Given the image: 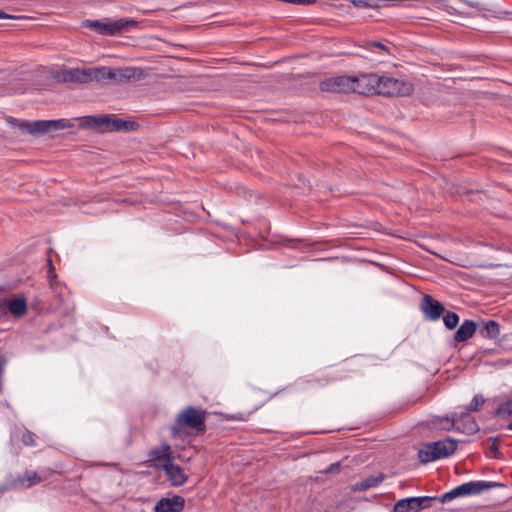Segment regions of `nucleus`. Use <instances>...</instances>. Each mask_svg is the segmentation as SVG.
<instances>
[{"label":"nucleus","instance_id":"6","mask_svg":"<svg viewBox=\"0 0 512 512\" xmlns=\"http://www.w3.org/2000/svg\"><path fill=\"white\" fill-rule=\"evenodd\" d=\"M137 21L133 19H103V20H85L83 22V27L89 28L101 35L105 36H114L120 34L124 31L129 30L132 27L137 26Z\"/></svg>","mask_w":512,"mask_h":512},{"label":"nucleus","instance_id":"26","mask_svg":"<svg viewBox=\"0 0 512 512\" xmlns=\"http://www.w3.org/2000/svg\"><path fill=\"white\" fill-rule=\"evenodd\" d=\"M442 316L444 325L449 330L456 328L457 325L459 324L460 318L458 314L455 312L445 310V313Z\"/></svg>","mask_w":512,"mask_h":512},{"label":"nucleus","instance_id":"10","mask_svg":"<svg viewBox=\"0 0 512 512\" xmlns=\"http://www.w3.org/2000/svg\"><path fill=\"white\" fill-rule=\"evenodd\" d=\"M443 420L447 423V426L443 427L445 430L455 428L458 431L470 435L477 432L479 429L477 422L472 416H470L468 411L461 413L453 412L450 416L443 418L440 422Z\"/></svg>","mask_w":512,"mask_h":512},{"label":"nucleus","instance_id":"30","mask_svg":"<svg viewBox=\"0 0 512 512\" xmlns=\"http://www.w3.org/2000/svg\"><path fill=\"white\" fill-rule=\"evenodd\" d=\"M341 470V463L335 462L330 464L326 469L321 471L324 474H338Z\"/></svg>","mask_w":512,"mask_h":512},{"label":"nucleus","instance_id":"19","mask_svg":"<svg viewBox=\"0 0 512 512\" xmlns=\"http://www.w3.org/2000/svg\"><path fill=\"white\" fill-rule=\"evenodd\" d=\"M479 324L476 321L466 319L454 333L453 340L456 343L465 342L477 332Z\"/></svg>","mask_w":512,"mask_h":512},{"label":"nucleus","instance_id":"38","mask_svg":"<svg viewBox=\"0 0 512 512\" xmlns=\"http://www.w3.org/2000/svg\"><path fill=\"white\" fill-rule=\"evenodd\" d=\"M48 263H49V266L52 267V261L50 259L48 260Z\"/></svg>","mask_w":512,"mask_h":512},{"label":"nucleus","instance_id":"34","mask_svg":"<svg viewBox=\"0 0 512 512\" xmlns=\"http://www.w3.org/2000/svg\"><path fill=\"white\" fill-rule=\"evenodd\" d=\"M369 46L370 47L379 48V49H381L383 51H386V52L388 51V48L384 44H382L381 42L372 41V42L369 43Z\"/></svg>","mask_w":512,"mask_h":512},{"label":"nucleus","instance_id":"28","mask_svg":"<svg viewBox=\"0 0 512 512\" xmlns=\"http://www.w3.org/2000/svg\"><path fill=\"white\" fill-rule=\"evenodd\" d=\"M484 403L485 399L483 398V396L475 395L470 404L467 406L466 410L468 412H477L481 409Z\"/></svg>","mask_w":512,"mask_h":512},{"label":"nucleus","instance_id":"2","mask_svg":"<svg viewBox=\"0 0 512 512\" xmlns=\"http://www.w3.org/2000/svg\"><path fill=\"white\" fill-rule=\"evenodd\" d=\"M361 367L362 364L359 361L352 360L336 366L331 374H326L310 379H301L297 385L302 391H308L313 387L322 388L331 382L347 379L351 374L360 372Z\"/></svg>","mask_w":512,"mask_h":512},{"label":"nucleus","instance_id":"24","mask_svg":"<svg viewBox=\"0 0 512 512\" xmlns=\"http://www.w3.org/2000/svg\"><path fill=\"white\" fill-rule=\"evenodd\" d=\"M52 473L53 471L50 470L42 471L41 473L27 470L26 480H28L29 488L38 483H41L42 481H45Z\"/></svg>","mask_w":512,"mask_h":512},{"label":"nucleus","instance_id":"14","mask_svg":"<svg viewBox=\"0 0 512 512\" xmlns=\"http://www.w3.org/2000/svg\"><path fill=\"white\" fill-rule=\"evenodd\" d=\"M354 81L352 92L360 95L377 94V84L379 76L377 74H362L360 76H352Z\"/></svg>","mask_w":512,"mask_h":512},{"label":"nucleus","instance_id":"8","mask_svg":"<svg viewBox=\"0 0 512 512\" xmlns=\"http://www.w3.org/2000/svg\"><path fill=\"white\" fill-rule=\"evenodd\" d=\"M14 127L28 134H44L51 131L69 129L74 124L67 119L57 120H37V121H18L14 120Z\"/></svg>","mask_w":512,"mask_h":512},{"label":"nucleus","instance_id":"31","mask_svg":"<svg viewBox=\"0 0 512 512\" xmlns=\"http://www.w3.org/2000/svg\"><path fill=\"white\" fill-rule=\"evenodd\" d=\"M316 2H317V0H286V3L299 5V6L313 5Z\"/></svg>","mask_w":512,"mask_h":512},{"label":"nucleus","instance_id":"11","mask_svg":"<svg viewBox=\"0 0 512 512\" xmlns=\"http://www.w3.org/2000/svg\"><path fill=\"white\" fill-rule=\"evenodd\" d=\"M173 461L171 446L163 442L148 452V466L164 470Z\"/></svg>","mask_w":512,"mask_h":512},{"label":"nucleus","instance_id":"17","mask_svg":"<svg viewBox=\"0 0 512 512\" xmlns=\"http://www.w3.org/2000/svg\"><path fill=\"white\" fill-rule=\"evenodd\" d=\"M6 313L11 314L14 318H23L28 311L27 301L24 297H5Z\"/></svg>","mask_w":512,"mask_h":512},{"label":"nucleus","instance_id":"27","mask_svg":"<svg viewBox=\"0 0 512 512\" xmlns=\"http://www.w3.org/2000/svg\"><path fill=\"white\" fill-rule=\"evenodd\" d=\"M489 441L491 442V444L489 446V451H488L489 456L494 459H499L501 457V452L498 447L500 438L499 437H490Z\"/></svg>","mask_w":512,"mask_h":512},{"label":"nucleus","instance_id":"1","mask_svg":"<svg viewBox=\"0 0 512 512\" xmlns=\"http://www.w3.org/2000/svg\"><path fill=\"white\" fill-rule=\"evenodd\" d=\"M208 414V411L203 408L191 405L184 407L176 414L170 426L171 438L184 439L188 435L187 430L195 431L196 434L204 433Z\"/></svg>","mask_w":512,"mask_h":512},{"label":"nucleus","instance_id":"25","mask_svg":"<svg viewBox=\"0 0 512 512\" xmlns=\"http://www.w3.org/2000/svg\"><path fill=\"white\" fill-rule=\"evenodd\" d=\"M493 415L501 418L512 417V399L500 403Z\"/></svg>","mask_w":512,"mask_h":512},{"label":"nucleus","instance_id":"4","mask_svg":"<svg viewBox=\"0 0 512 512\" xmlns=\"http://www.w3.org/2000/svg\"><path fill=\"white\" fill-rule=\"evenodd\" d=\"M148 76L145 69L141 67H119L111 68L100 66V83L112 81L114 83H128L143 80Z\"/></svg>","mask_w":512,"mask_h":512},{"label":"nucleus","instance_id":"35","mask_svg":"<svg viewBox=\"0 0 512 512\" xmlns=\"http://www.w3.org/2000/svg\"><path fill=\"white\" fill-rule=\"evenodd\" d=\"M15 18H17V17L13 16V15H9L0 10V19H15Z\"/></svg>","mask_w":512,"mask_h":512},{"label":"nucleus","instance_id":"16","mask_svg":"<svg viewBox=\"0 0 512 512\" xmlns=\"http://www.w3.org/2000/svg\"><path fill=\"white\" fill-rule=\"evenodd\" d=\"M420 310L423 313L425 319L430 321L439 320L445 313L444 305L428 294L423 295L420 304Z\"/></svg>","mask_w":512,"mask_h":512},{"label":"nucleus","instance_id":"3","mask_svg":"<svg viewBox=\"0 0 512 512\" xmlns=\"http://www.w3.org/2000/svg\"><path fill=\"white\" fill-rule=\"evenodd\" d=\"M79 126L81 128L96 129L100 132H129L135 131L139 124L135 121L113 118L109 115H90L79 118Z\"/></svg>","mask_w":512,"mask_h":512},{"label":"nucleus","instance_id":"13","mask_svg":"<svg viewBox=\"0 0 512 512\" xmlns=\"http://www.w3.org/2000/svg\"><path fill=\"white\" fill-rule=\"evenodd\" d=\"M410 87L403 81L391 77H380L377 84V94L384 96H399L409 94Z\"/></svg>","mask_w":512,"mask_h":512},{"label":"nucleus","instance_id":"32","mask_svg":"<svg viewBox=\"0 0 512 512\" xmlns=\"http://www.w3.org/2000/svg\"><path fill=\"white\" fill-rule=\"evenodd\" d=\"M351 3L357 8H369V6H374L371 3H368L367 0H351Z\"/></svg>","mask_w":512,"mask_h":512},{"label":"nucleus","instance_id":"15","mask_svg":"<svg viewBox=\"0 0 512 512\" xmlns=\"http://www.w3.org/2000/svg\"><path fill=\"white\" fill-rule=\"evenodd\" d=\"M352 76H336L325 79L320 82V90L332 93H349L352 92L353 86Z\"/></svg>","mask_w":512,"mask_h":512},{"label":"nucleus","instance_id":"9","mask_svg":"<svg viewBox=\"0 0 512 512\" xmlns=\"http://www.w3.org/2000/svg\"><path fill=\"white\" fill-rule=\"evenodd\" d=\"M61 82L71 83H100V67L71 68L63 70L57 76Z\"/></svg>","mask_w":512,"mask_h":512},{"label":"nucleus","instance_id":"21","mask_svg":"<svg viewBox=\"0 0 512 512\" xmlns=\"http://www.w3.org/2000/svg\"><path fill=\"white\" fill-rule=\"evenodd\" d=\"M479 327L477 332L480 336L487 339H497L500 334V324L495 320H480L477 322Z\"/></svg>","mask_w":512,"mask_h":512},{"label":"nucleus","instance_id":"23","mask_svg":"<svg viewBox=\"0 0 512 512\" xmlns=\"http://www.w3.org/2000/svg\"><path fill=\"white\" fill-rule=\"evenodd\" d=\"M384 480L383 474L372 475L353 485L354 491H366L377 487Z\"/></svg>","mask_w":512,"mask_h":512},{"label":"nucleus","instance_id":"29","mask_svg":"<svg viewBox=\"0 0 512 512\" xmlns=\"http://www.w3.org/2000/svg\"><path fill=\"white\" fill-rule=\"evenodd\" d=\"M21 440L25 446L36 445L35 434L31 431H26L25 433H23Z\"/></svg>","mask_w":512,"mask_h":512},{"label":"nucleus","instance_id":"18","mask_svg":"<svg viewBox=\"0 0 512 512\" xmlns=\"http://www.w3.org/2000/svg\"><path fill=\"white\" fill-rule=\"evenodd\" d=\"M185 507L183 497L175 495L172 498H162L155 505V512H181Z\"/></svg>","mask_w":512,"mask_h":512},{"label":"nucleus","instance_id":"37","mask_svg":"<svg viewBox=\"0 0 512 512\" xmlns=\"http://www.w3.org/2000/svg\"><path fill=\"white\" fill-rule=\"evenodd\" d=\"M508 430H512V421L507 425Z\"/></svg>","mask_w":512,"mask_h":512},{"label":"nucleus","instance_id":"7","mask_svg":"<svg viewBox=\"0 0 512 512\" xmlns=\"http://www.w3.org/2000/svg\"><path fill=\"white\" fill-rule=\"evenodd\" d=\"M503 486V484L493 481H471L451 489L437 498V500L441 503H447L458 497L479 495L483 491Z\"/></svg>","mask_w":512,"mask_h":512},{"label":"nucleus","instance_id":"20","mask_svg":"<svg viewBox=\"0 0 512 512\" xmlns=\"http://www.w3.org/2000/svg\"><path fill=\"white\" fill-rule=\"evenodd\" d=\"M163 471H165L170 484L174 487L182 486L188 480L184 470L179 465L174 464L173 461Z\"/></svg>","mask_w":512,"mask_h":512},{"label":"nucleus","instance_id":"12","mask_svg":"<svg viewBox=\"0 0 512 512\" xmlns=\"http://www.w3.org/2000/svg\"><path fill=\"white\" fill-rule=\"evenodd\" d=\"M437 497H409L398 500L393 507L394 512H419L432 506Z\"/></svg>","mask_w":512,"mask_h":512},{"label":"nucleus","instance_id":"22","mask_svg":"<svg viewBox=\"0 0 512 512\" xmlns=\"http://www.w3.org/2000/svg\"><path fill=\"white\" fill-rule=\"evenodd\" d=\"M4 484L8 491L29 488L28 480H26V472L23 475L8 474L5 478Z\"/></svg>","mask_w":512,"mask_h":512},{"label":"nucleus","instance_id":"36","mask_svg":"<svg viewBox=\"0 0 512 512\" xmlns=\"http://www.w3.org/2000/svg\"><path fill=\"white\" fill-rule=\"evenodd\" d=\"M508 336H511V337H512V333H511L510 335H506V336H504V337L501 339V341H500V344H501V345H504V341L506 340V338H507Z\"/></svg>","mask_w":512,"mask_h":512},{"label":"nucleus","instance_id":"5","mask_svg":"<svg viewBox=\"0 0 512 512\" xmlns=\"http://www.w3.org/2000/svg\"><path fill=\"white\" fill-rule=\"evenodd\" d=\"M457 441L452 438L426 443L418 451V459L421 463H429L441 458L451 456L457 449Z\"/></svg>","mask_w":512,"mask_h":512},{"label":"nucleus","instance_id":"33","mask_svg":"<svg viewBox=\"0 0 512 512\" xmlns=\"http://www.w3.org/2000/svg\"><path fill=\"white\" fill-rule=\"evenodd\" d=\"M7 316L6 313V305H5V299L0 298V319Z\"/></svg>","mask_w":512,"mask_h":512}]
</instances>
